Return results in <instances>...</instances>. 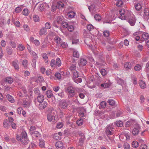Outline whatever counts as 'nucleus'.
Listing matches in <instances>:
<instances>
[{"instance_id":"obj_1","label":"nucleus","mask_w":149,"mask_h":149,"mask_svg":"<svg viewBox=\"0 0 149 149\" xmlns=\"http://www.w3.org/2000/svg\"><path fill=\"white\" fill-rule=\"evenodd\" d=\"M119 13L120 15V18L122 20H125L128 18L131 15L130 11L127 10H125L124 9L120 10Z\"/></svg>"},{"instance_id":"obj_2","label":"nucleus","mask_w":149,"mask_h":149,"mask_svg":"<svg viewBox=\"0 0 149 149\" xmlns=\"http://www.w3.org/2000/svg\"><path fill=\"white\" fill-rule=\"evenodd\" d=\"M66 91L68 93L69 97H72L75 95L74 88L72 86H69L66 89Z\"/></svg>"},{"instance_id":"obj_3","label":"nucleus","mask_w":149,"mask_h":149,"mask_svg":"<svg viewBox=\"0 0 149 149\" xmlns=\"http://www.w3.org/2000/svg\"><path fill=\"white\" fill-rule=\"evenodd\" d=\"M29 52L33 58V59L32 60V64L33 65L35 66L36 62V60L38 58L37 55L35 52L33 51L29 50Z\"/></svg>"},{"instance_id":"obj_4","label":"nucleus","mask_w":149,"mask_h":149,"mask_svg":"<svg viewBox=\"0 0 149 149\" xmlns=\"http://www.w3.org/2000/svg\"><path fill=\"white\" fill-rule=\"evenodd\" d=\"M139 125L138 124H136L133 129L132 133L133 135L136 136L137 135L141 129Z\"/></svg>"},{"instance_id":"obj_5","label":"nucleus","mask_w":149,"mask_h":149,"mask_svg":"<svg viewBox=\"0 0 149 149\" xmlns=\"http://www.w3.org/2000/svg\"><path fill=\"white\" fill-rule=\"evenodd\" d=\"M113 129V128L112 126L109 125H107L105 131L106 134L108 136L113 134V133L112 132V131Z\"/></svg>"},{"instance_id":"obj_6","label":"nucleus","mask_w":149,"mask_h":149,"mask_svg":"<svg viewBox=\"0 0 149 149\" xmlns=\"http://www.w3.org/2000/svg\"><path fill=\"white\" fill-rule=\"evenodd\" d=\"M59 106L62 109H65L67 108L68 104L66 101H61L59 103Z\"/></svg>"},{"instance_id":"obj_7","label":"nucleus","mask_w":149,"mask_h":149,"mask_svg":"<svg viewBox=\"0 0 149 149\" xmlns=\"http://www.w3.org/2000/svg\"><path fill=\"white\" fill-rule=\"evenodd\" d=\"M136 123L135 120L132 119L130 120L126 123V126L127 127H128L132 126L134 125H135L136 124Z\"/></svg>"},{"instance_id":"obj_8","label":"nucleus","mask_w":149,"mask_h":149,"mask_svg":"<svg viewBox=\"0 0 149 149\" xmlns=\"http://www.w3.org/2000/svg\"><path fill=\"white\" fill-rule=\"evenodd\" d=\"M47 118L49 121L51 122L55 121L56 119V116H54L52 114H49L47 115Z\"/></svg>"},{"instance_id":"obj_9","label":"nucleus","mask_w":149,"mask_h":149,"mask_svg":"<svg viewBox=\"0 0 149 149\" xmlns=\"http://www.w3.org/2000/svg\"><path fill=\"white\" fill-rule=\"evenodd\" d=\"M12 66L14 67L16 70H19V67L18 65V61L17 59H15L12 61Z\"/></svg>"},{"instance_id":"obj_10","label":"nucleus","mask_w":149,"mask_h":149,"mask_svg":"<svg viewBox=\"0 0 149 149\" xmlns=\"http://www.w3.org/2000/svg\"><path fill=\"white\" fill-rule=\"evenodd\" d=\"M47 30L45 28V27H42L41 28L39 32V35L40 36L45 35L47 33Z\"/></svg>"},{"instance_id":"obj_11","label":"nucleus","mask_w":149,"mask_h":149,"mask_svg":"<svg viewBox=\"0 0 149 149\" xmlns=\"http://www.w3.org/2000/svg\"><path fill=\"white\" fill-rule=\"evenodd\" d=\"M55 146L58 149H62L64 147L63 144L61 141H58L55 143Z\"/></svg>"},{"instance_id":"obj_12","label":"nucleus","mask_w":149,"mask_h":149,"mask_svg":"<svg viewBox=\"0 0 149 149\" xmlns=\"http://www.w3.org/2000/svg\"><path fill=\"white\" fill-rule=\"evenodd\" d=\"M39 105V108L40 109H42L46 107L47 106V104L45 101L42 102L40 103Z\"/></svg>"},{"instance_id":"obj_13","label":"nucleus","mask_w":149,"mask_h":149,"mask_svg":"<svg viewBox=\"0 0 149 149\" xmlns=\"http://www.w3.org/2000/svg\"><path fill=\"white\" fill-rule=\"evenodd\" d=\"M128 21L131 26H134L136 23V19L135 17L132 16L131 18L129 19Z\"/></svg>"},{"instance_id":"obj_14","label":"nucleus","mask_w":149,"mask_h":149,"mask_svg":"<svg viewBox=\"0 0 149 149\" xmlns=\"http://www.w3.org/2000/svg\"><path fill=\"white\" fill-rule=\"evenodd\" d=\"M3 125L5 128L8 129L10 127V123L8 120L6 119L4 120Z\"/></svg>"},{"instance_id":"obj_15","label":"nucleus","mask_w":149,"mask_h":149,"mask_svg":"<svg viewBox=\"0 0 149 149\" xmlns=\"http://www.w3.org/2000/svg\"><path fill=\"white\" fill-rule=\"evenodd\" d=\"M139 84L142 89H144L146 88V84L145 82L142 80H140L139 81Z\"/></svg>"},{"instance_id":"obj_16","label":"nucleus","mask_w":149,"mask_h":149,"mask_svg":"<svg viewBox=\"0 0 149 149\" xmlns=\"http://www.w3.org/2000/svg\"><path fill=\"white\" fill-rule=\"evenodd\" d=\"M87 62L84 58H81L80 59L79 65H85L87 63Z\"/></svg>"},{"instance_id":"obj_17","label":"nucleus","mask_w":149,"mask_h":149,"mask_svg":"<svg viewBox=\"0 0 149 149\" xmlns=\"http://www.w3.org/2000/svg\"><path fill=\"white\" fill-rule=\"evenodd\" d=\"M6 51L8 54L11 55L13 52V50L12 48L9 47H7L6 48Z\"/></svg>"},{"instance_id":"obj_18","label":"nucleus","mask_w":149,"mask_h":149,"mask_svg":"<svg viewBox=\"0 0 149 149\" xmlns=\"http://www.w3.org/2000/svg\"><path fill=\"white\" fill-rule=\"evenodd\" d=\"M31 102L30 101L24 100L23 103V105L24 107L27 108L29 107L30 105Z\"/></svg>"},{"instance_id":"obj_19","label":"nucleus","mask_w":149,"mask_h":149,"mask_svg":"<svg viewBox=\"0 0 149 149\" xmlns=\"http://www.w3.org/2000/svg\"><path fill=\"white\" fill-rule=\"evenodd\" d=\"M44 99V97L42 95H39L37 97V100L38 102L39 103L42 102Z\"/></svg>"},{"instance_id":"obj_20","label":"nucleus","mask_w":149,"mask_h":149,"mask_svg":"<svg viewBox=\"0 0 149 149\" xmlns=\"http://www.w3.org/2000/svg\"><path fill=\"white\" fill-rule=\"evenodd\" d=\"M110 83L109 82H108L107 83H104L103 84H101L100 85V86L105 88H109L110 86Z\"/></svg>"},{"instance_id":"obj_21","label":"nucleus","mask_w":149,"mask_h":149,"mask_svg":"<svg viewBox=\"0 0 149 149\" xmlns=\"http://www.w3.org/2000/svg\"><path fill=\"white\" fill-rule=\"evenodd\" d=\"M63 19V16L61 15L58 16L56 20L57 23L58 24H61L62 22V21Z\"/></svg>"},{"instance_id":"obj_22","label":"nucleus","mask_w":149,"mask_h":149,"mask_svg":"<svg viewBox=\"0 0 149 149\" xmlns=\"http://www.w3.org/2000/svg\"><path fill=\"white\" fill-rule=\"evenodd\" d=\"M6 97L7 100L11 103H14L15 102V100L14 98L12 96L9 94L7 95Z\"/></svg>"},{"instance_id":"obj_23","label":"nucleus","mask_w":149,"mask_h":149,"mask_svg":"<svg viewBox=\"0 0 149 149\" xmlns=\"http://www.w3.org/2000/svg\"><path fill=\"white\" fill-rule=\"evenodd\" d=\"M5 81L6 82H8L9 84H11L13 81V79L11 77H8L5 78Z\"/></svg>"},{"instance_id":"obj_24","label":"nucleus","mask_w":149,"mask_h":149,"mask_svg":"<svg viewBox=\"0 0 149 149\" xmlns=\"http://www.w3.org/2000/svg\"><path fill=\"white\" fill-rule=\"evenodd\" d=\"M142 36L144 40H147L148 39L149 36L148 33L146 32H143L142 34Z\"/></svg>"},{"instance_id":"obj_25","label":"nucleus","mask_w":149,"mask_h":149,"mask_svg":"<svg viewBox=\"0 0 149 149\" xmlns=\"http://www.w3.org/2000/svg\"><path fill=\"white\" fill-rule=\"evenodd\" d=\"M46 95L47 97L49 98H51L53 96V94L51 90H48L46 92Z\"/></svg>"},{"instance_id":"obj_26","label":"nucleus","mask_w":149,"mask_h":149,"mask_svg":"<svg viewBox=\"0 0 149 149\" xmlns=\"http://www.w3.org/2000/svg\"><path fill=\"white\" fill-rule=\"evenodd\" d=\"M54 39L56 42L58 44H60L62 42L61 38L58 36H56Z\"/></svg>"},{"instance_id":"obj_27","label":"nucleus","mask_w":149,"mask_h":149,"mask_svg":"<svg viewBox=\"0 0 149 149\" xmlns=\"http://www.w3.org/2000/svg\"><path fill=\"white\" fill-rule=\"evenodd\" d=\"M36 131V128L34 126H31L29 129V132L31 135H32L34 132Z\"/></svg>"},{"instance_id":"obj_28","label":"nucleus","mask_w":149,"mask_h":149,"mask_svg":"<svg viewBox=\"0 0 149 149\" xmlns=\"http://www.w3.org/2000/svg\"><path fill=\"white\" fill-rule=\"evenodd\" d=\"M29 13V11L27 8L24 9L22 11L23 14L25 16H28Z\"/></svg>"},{"instance_id":"obj_29","label":"nucleus","mask_w":149,"mask_h":149,"mask_svg":"<svg viewBox=\"0 0 149 149\" xmlns=\"http://www.w3.org/2000/svg\"><path fill=\"white\" fill-rule=\"evenodd\" d=\"M45 3L40 4V6H38L37 9L39 11H43L45 9Z\"/></svg>"},{"instance_id":"obj_30","label":"nucleus","mask_w":149,"mask_h":149,"mask_svg":"<svg viewBox=\"0 0 149 149\" xmlns=\"http://www.w3.org/2000/svg\"><path fill=\"white\" fill-rule=\"evenodd\" d=\"M58 9H61L64 6V3L61 1H59L57 2L56 5Z\"/></svg>"},{"instance_id":"obj_31","label":"nucleus","mask_w":149,"mask_h":149,"mask_svg":"<svg viewBox=\"0 0 149 149\" xmlns=\"http://www.w3.org/2000/svg\"><path fill=\"white\" fill-rule=\"evenodd\" d=\"M131 66V63L130 62H127L124 64V67L127 70L130 69Z\"/></svg>"},{"instance_id":"obj_32","label":"nucleus","mask_w":149,"mask_h":149,"mask_svg":"<svg viewBox=\"0 0 149 149\" xmlns=\"http://www.w3.org/2000/svg\"><path fill=\"white\" fill-rule=\"evenodd\" d=\"M45 145L44 141L42 139H40L39 140V146L41 148H43Z\"/></svg>"},{"instance_id":"obj_33","label":"nucleus","mask_w":149,"mask_h":149,"mask_svg":"<svg viewBox=\"0 0 149 149\" xmlns=\"http://www.w3.org/2000/svg\"><path fill=\"white\" fill-rule=\"evenodd\" d=\"M85 139V136L83 134H82L81 136L79 139V143L81 144L83 143Z\"/></svg>"},{"instance_id":"obj_34","label":"nucleus","mask_w":149,"mask_h":149,"mask_svg":"<svg viewBox=\"0 0 149 149\" xmlns=\"http://www.w3.org/2000/svg\"><path fill=\"white\" fill-rule=\"evenodd\" d=\"M50 65L52 68H55L56 66V61L55 60L52 59L50 63Z\"/></svg>"},{"instance_id":"obj_35","label":"nucleus","mask_w":149,"mask_h":149,"mask_svg":"<svg viewBox=\"0 0 149 149\" xmlns=\"http://www.w3.org/2000/svg\"><path fill=\"white\" fill-rule=\"evenodd\" d=\"M20 140V141L22 143L25 144H26L28 141L27 138H21Z\"/></svg>"},{"instance_id":"obj_36","label":"nucleus","mask_w":149,"mask_h":149,"mask_svg":"<svg viewBox=\"0 0 149 149\" xmlns=\"http://www.w3.org/2000/svg\"><path fill=\"white\" fill-rule=\"evenodd\" d=\"M77 125L78 126L81 125L83 123V119L80 118L76 122Z\"/></svg>"},{"instance_id":"obj_37","label":"nucleus","mask_w":149,"mask_h":149,"mask_svg":"<svg viewBox=\"0 0 149 149\" xmlns=\"http://www.w3.org/2000/svg\"><path fill=\"white\" fill-rule=\"evenodd\" d=\"M45 28L47 30L51 28V25L50 22H47L45 24Z\"/></svg>"},{"instance_id":"obj_38","label":"nucleus","mask_w":149,"mask_h":149,"mask_svg":"<svg viewBox=\"0 0 149 149\" xmlns=\"http://www.w3.org/2000/svg\"><path fill=\"white\" fill-rule=\"evenodd\" d=\"M142 68L141 65L139 64H137L136 65L134 68V70L136 71H139Z\"/></svg>"},{"instance_id":"obj_39","label":"nucleus","mask_w":149,"mask_h":149,"mask_svg":"<svg viewBox=\"0 0 149 149\" xmlns=\"http://www.w3.org/2000/svg\"><path fill=\"white\" fill-rule=\"evenodd\" d=\"M108 102L109 103V104L111 106H114L115 104V101L111 99H109L108 101Z\"/></svg>"},{"instance_id":"obj_40","label":"nucleus","mask_w":149,"mask_h":149,"mask_svg":"<svg viewBox=\"0 0 149 149\" xmlns=\"http://www.w3.org/2000/svg\"><path fill=\"white\" fill-rule=\"evenodd\" d=\"M75 13L74 12L70 11L68 12V15L69 17L72 18L74 16Z\"/></svg>"},{"instance_id":"obj_41","label":"nucleus","mask_w":149,"mask_h":149,"mask_svg":"<svg viewBox=\"0 0 149 149\" xmlns=\"http://www.w3.org/2000/svg\"><path fill=\"white\" fill-rule=\"evenodd\" d=\"M145 70L148 74H149V61L146 64Z\"/></svg>"},{"instance_id":"obj_42","label":"nucleus","mask_w":149,"mask_h":149,"mask_svg":"<svg viewBox=\"0 0 149 149\" xmlns=\"http://www.w3.org/2000/svg\"><path fill=\"white\" fill-rule=\"evenodd\" d=\"M132 145L133 147L136 148L138 147L139 143L137 141H134L132 143Z\"/></svg>"},{"instance_id":"obj_43","label":"nucleus","mask_w":149,"mask_h":149,"mask_svg":"<svg viewBox=\"0 0 149 149\" xmlns=\"http://www.w3.org/2000/svg\"><path fill=\"white\" fill-rule=\"evenodd\" d=\"M42 56L45 61L46 63L48 61V58L47 54L46 53H44L42 54Z\"/></svg>"},{"instance_id":"obj_44","label":"nucleus","mask_w":149,"mask_h":149,"mask_svg":"<svg viewBox=\"0 0 149 149\" xmlns=\"http://www.w3.org/2000/svg\"><path fill=\"white\" fill-rule=\"evenodd\" d=\"M18 47L19 50L20 51H23L25 48V47L21 44L19 45Z\"/></svg>"},{"instance_id":"obj_45","label":"nucleus","mask_w":149,"mask_h":149,"mask_svg":"<svg viewBox=\"0 0 149 149\" xmlns=\"http://www.w3.org/2000/svg\"><path fill=\"white\" fill-rule=\"evenodd\" d=\"M73 55L74 57L78 58L79 57V54L77 51L74 50L73 52Z\"/></svg>"},{"instance_id":"obj_46","label":"nucleus","mask_w":149,"mask_h":149,"mask_svg":"<svg viewBox=\"0 0 149 149\" xmlns=\"http://www.w3.org/2000/svg\"><path fill=\"white\" fill-rule=\"evenodd\" d=\"M94 18L96 20L98 21H99L101 19V16L99 14L95 15L94 16Z\"/></svg>"},{"instance_id":"obj_47","label":"nucleus","mask_w":149,"mask_h":149,"mask_svg":"<svg viewBox=\"0 0 149 149\" xmlns=\"http://www.w3.org/2000/svg\"><path fill=\"white\" fill-rule=\"evenodd\" d=\"M56 66H60L61 65V63L60 59L59 58H57L56 59Z\"/></svg>"},{"instance_id":"obj_48","label":"nucleus","mask_w":149,"mask_h":149,"mask_svg":"<svg viewBox=\"0 0 149 149\" xmlns=\"http://www.w3.org/2000/svg\"><path fill=\"white\" fill-rule=\"evenodd\" d=\"M10 45L13 48H15L17 46L16 43L12 40L10 41Z\"/></svg>"},{"instance_id":"obj_49","label":"nucleus","mask_w":149,"mask_h":149,"mask_svg":"<svg viewBox=\"0 0 149 149\" xmlns=\"http://www.w3.org/2000/svg\"><path fill=\"white\" fill-rule=\"evenodd\" d=\"M53 138L54 139L56 140H59L61 139V137H60L58 135V134L55 133L53 135Z\"/></svg>"},{"instance_id":"obj_50","label":"nucleus","mask_w":149,"mask_h":149,"mask_svg":"<svg viewBox=\"0 0 149 149\" xmlns=\"http://www.w3.org/2000/svg\"><path fill=\"white\" fill-rule=\"evenodd\" d=\"M67 28H68V31L70 32L74 30V26L71 25H68Z\"/></svg>"},{"instance_id":"obj_51","label":"nucleus","mask_w":149,"mask_h":149,"mask_svg":"<svg viewBox=\"0 0 149 149\" xmlns=\"http://www.w3.org/2000/svg\"><path fill=\"white\" fill-rule=\"evenodd\" d=\"M33 20L35 22H38L39 20V17L36 15H34L33 16Z\"/></svg>"},{"instance_id":"obj_52","label":"nucleus","mask_w":149,"mask_h":149,"mask_svg":"<svg viewBox=\"0 0 149 149\" xmlns=\"http://www.w3.org/2000/svg\"><path fill=\"white\" fill-rule=\"evenodd\" d=\"M135 8L137 10H139L142 7L140 4L137 3L135 6Z\"/></svg>"},{"instance_id":"obj_53","label":"nucleus","mask_w":149,"mask_h":149,"mask_svg":"<svg viewBox=\"0 0 149 149\" xmlns=\"http://www.w3.org/2000/svg\"><path fill=\"white\" fill-rule=\"evenodd\" d=\"M100 72L103 76H105L107 74V71L104 69H102L100 70Z\"/></svg>"},{"instance_id":"obj_54","label":"nucleus","mask_w":149,"mask_h":149,"mask_svg":"<svg viewBox=\"0 0 149 149\" xmlns=\"http://www.w3.org/2000/svg\"><path fill=\"white\" fill-rule=\"evenodd\" d=\"M123 4V2L122 0H118L116 1V5L118 7L121 6Z\"/></svg>"},{"instance_id":"obj_55","label":"nucleus","mask_w":149,"mask_h":149,"mask_svg":"<svg viewBox=\"0 0 149 149\" xmlns=\"http://www.w3.org/2000/svg\"><path fill=\"white\" fill-rule=\"evenodd\" d=\"M63 123L62 122H58L56 125V127L58 129H60L63 126Z\"/></svg>"},{"instance_id":"obj_56","label":"nucleus","mask_w":149,"mask_h":149,"mask_svg":"<svg viewBox=\"0 0 149 149\" xmlns=\"http://www.w3.org/2000/svg\"><path fill=\"white\" fill-rule=\"evenodd\" d=\"M32 135L36 137H40V133L38 131L35 132Z\"/></svg>"},{"instance_id":"obj_57","label":"nucleus","mask_w":149,"mask_h":149,"mask_svg":"<svg viewBox=\"0 0 149 149\" xmlns=\"http://www.w3.org/2000/svg\"><path fill=\"white\" fill-rule=\"evenodd\" d=\"M103 35L105 37H108L109 35V32L107 30L103 32Z\"/></svg>"},{"instance_id":"obj_58","label":"nucleus","mask_w":149,"mask_h":149,"mask_svg":"<svg viewBox=\"0 0 149 149\" xmlns=\"http://www.w3.org/2000/svg\"><path fill=\"white\" fill-rule=\"evenodd\" d=\"M87 28L88 30L91 31L94 29V27L91 24H89L87 25Z\"/></svg>"},{"instance_id":"obj_59","label":"nucleus","mask_w":149,"mask_h":149,"mask_svg":"<svg viewBox=\"0 0 149 149\" xmlns=\"http://www.w3.org/2000/svg\"><path fill=\"white\" fill-rule=\"evenodd\" d=\"M116 125L119 127H122L123 125V122L120 121H116Z\"/></svg>"},{"instance_id":"obj_60","label":"nucleus","mask_w":149,"mask_h":149,"mask_svg":"<svg viewBox=\"0 0 149 149\" xmlns=\"http://www.w3.org/2000/svg\"><path fill=\"white\" fill-rule=\"evenodd\" d=\"M74 77L75 78H76L79 77V74L78 72L77 71H74L73 73Z\"/></svg>"},{"instance_id":"obj_61","label":"nucleus","mask_w":149,"mask_h":149,"mask_svg":"<svg viewBox=\"0 0 149 149\" xmlns=\"http://www.w3.org/2000/svg\"><path fill=\"white\" fill-rule=\"evenodd\" d=\"M124 149H130V146L128 143H124Z\"/></svg>"},{"instance_id":"obj_62","label":"nucleus","mask_w":149,"mask_h":149,"mask_svg":"<svg viewBox=\"0 0 149 149\" xmlns=\"http://www.w3.org/2000/svg\"><path fill=\"white\" fill-rule=\"evenodd\" d=\"M67 44L64 42H61V44L60 45V46L63 48H67Z\"/></svg>"},{"instance_id":"obj_63","label":"nucleus","mask_w":149,"mask_h":149,"mask_svg":"<svg viewBox=\"0 0 149 149\" xmlns=\"http://www.w3.org/2000/svg\"><path fill=\"white\" fill-rule=\"evenodd\" d=\"M76 68V66L75 64H72L70 66L69 69L71 70H75Z\"/></svg>"},{"instance_id":"obj_64","label":"nucleus","mask_w":149,"mask_h":149,"mask_svg":"<svg viewBox=\"0 0 149 149\" xmlns=\"http://www.w3.org/2000/svg\"><path fill=\"white\" fill-rule=\"evenodd\" d=\"M62 26L65 28H67L69 24L66 22H63L61 23Z\"/></svg>"}]
</instances>
